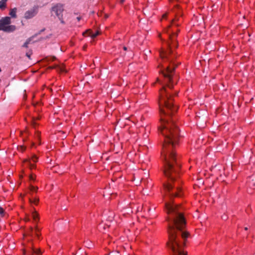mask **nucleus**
Masks as SVG:
<instances>
[{"mask_svg":"<svg viewBox=\"0 0 255 255\" xmlns=\"http://www.w3.org/2000/svg\"><path fill=\"white\" fill-rule=\"evenodd\" d=\"M28 44H27L26 43H24L22 46V47H25V48H28Z\"/></svg>","mask_w":255,"mask_h":255,"instance_id":"32","label":"nucleus"},{"mask_svg":"<svg viewBox=\"0 0 255 255\" xmlns=\"http://www.w3.org/2000/svg\"><path fill=\"white\" fill-rule=\"evenodd\" d=\"M99 32H96L95 33H92V34L89 35L92 38H95L97 35H98Z\"/></svg>","mask_w":255,"mask_h":255,"instance_id":"22","label":"nucleus"},{"mask_svg":"<svg viewBox=\"0 0 255 255\" xmlns=\"http://www.w3.org/2000/svg\"><path fill=\"white\" fill-rule=\"evenodd\" d=\"M33 252L36 255H39L41 254L40 251L39 250H34L33 249Z\"/></svg>","mask_w":255,"mask_h":255,"instance_id":"26","label":"nucleus"},{"mask_svg":"<svg viewBox=\"0 0 255 255\" xmlns=\"http://www.w3.org/2000/svg\"><path fill=\"white\" fill-rule=\"evenodd\" d=\"M40 232L39 229L38 228L37 226H35V235L38 237L39 236V232Z\"/></svg>","mask_w":255,"mask_h":255,"instance_id":"18","label":"nucleus"},{"mask_svg":"<svg viewBox=\"0 0 255 255\" xmlns=\"http://www.w3.org/2000/svg\"><path fill=\"white\" fill-rule=\"evenodd\" d=\"M17 8L14 7L13 8H11L10 9V11L9 14L10 15L12 18H16L17 17L16 15Z\"/></svg>","mask_w":255,"mask_h":255,"instance_id":"8","label":"nucleus"},{"mask_svg":"<svg viewBox=\"0 0 255 255\" xmlns=\"http://www.w3.org/2000/svg\"><path fill=\"white\" fill-rule=\"evenodd\" d=\"M24 162H27L28 163V165L30 169L34 168L36 166L35 164H32L31 163L30 160L26 159L24 161Z\"/></svg>","mask_w":255,"mask_h":255,"instance_id":"14","label":"nucleus"},{"mask_svg":"<svg viewBox=\"0 0 255 255\" xmlns=\"http://www.w3.org/2000/svg\"><path fill=\"white\" fill-rule=\"evenodd\" d=\"M52 10L59 17L62 23H64L62 13L64 11L63 5L58 3L52 8Z\"/></svg>","mask_w":255,"mask_h":255,"instance_id":"6","label":"nucleus"},{"mask_svg":"<svg viewBox=\"0 0 255 255\" xmlns=\"http://www.w3.org/2000/svg\"><path fill=\"white\" fill-rule=\"evenodd\" d=\"M24 220L25 222H28L30 221V219H29L28 214H25V218H24Z\"/></svg>","mask_w":255,"mask_h":255,"instance_id":"21","label":"nucleus"},{"mask_svg":"<svg viewBox=\"0 0 255 255\" xmlns=\"http://www.w3.org/2000/svg\"><path fill=\"white\" fill-rule=\"evenodd\" d=\"M87 33V31H85V33H83V35L85 34V33Z\"/></svg>","mask_w":255,"mask_h":255,"instance_id":"39","label":"nucleus"},{"mask_svg":"<svg viewBox=\"0 0 255 255\" xmlns=\"http://www.w3.org/2000/svg\"><path fill=\"white\" fill-rule=\"evenodd\" d=\"M123 49H124V50H125V51H126V50H127V47H126V46H124V47H123Z\"/></svg>","mask_w":255,"mask_h":255,"instance_id":"34","label":"nucleus"},{"mask_svg":"<svg viewBox=\"0 0 255 255\" xmlns=\"http://www.w3.org/2000/svg\"><path fill=\"white\" fill-rule=\"evenodd\" d=\"M32 218H33V220L34 221L37 222L38 221L39 215H38V214L37 213V212L35 210H34L32 212Z\"/></svg>","mask_w":255,"mask_h":255,"instance_id":"10","label":"nucleus"},{"mask_svg":"<svg viewBox=\"0 0 255 255\" xmlns=\"http://www.w3.org/2000/svg\"><path fill=\"white\" fill-rule=\"evenodd\" d=\"M0 215L2 217H5L7 216L6 213L5 212L4 209L1 207H0Z\"/></svg>","mask_w":255,"mask_h":255,"instance_id":"13","label":"nucleus"},{"mask_svg":"<svg viewBox=\"0 0 255 255\" xmlns=\"http://www.w3.org/2000/svg\"><path fill=\"white\" fill-rule=\"evenodd\" d=\"M33 228L32 227H30L29 229V231L27 233L28 236L32 237V233L33 232Z\"/></svg>","mask_w":255,"mask_h":255,"instance_id":"24","label":"nucleus"},{"mask_svg":"<svg viewBox=\"0 0 255 255\" xmlns=\"http://www.w3.org/2000/svg\"><path fill=\"white\" fill-rule=\"evenodd\" d=\"M87 33V31H85V33H83V35L85 34V33Z\"/></svg>","mask_w":255,"mask_h":255,"instance_id":"38","label":"nucleus"},{"mask_svg":"<svg viewBox=\"0 0 255 255\" xmlns=\"http://www.w3.org/2000/svg\"><path fill=\"white\" fill-rule=\"evenodd\" d=\"M1 68H0V72H1Z\"/></svg>","mask_w":255,"mask_h":255,"instance_id":"40","label":"nucleus"},{"mask_svg":"<svg viewBox=\"0 0 255 255\" xmlns=\"http://www.w3.org/2000/svg\"><path fill=\"white\" fill-rule=\"evenodd\" d=\"M173 95L168 93L165 87L159 91V107L160 113L165 117H162V127L159 130L164 137V143H178L182 142L183 137L179 135V130L175 124L173 115L178 107L173 103Z\"/></svg>","mask_w":255,"mask_h":255,"instance_id":"2","label":"nucleus"},{"mask_svg":"<svg viewBox=\"0 0 255 255\" xmlns=\"http://www.w3.org/2000/svg\"><path fill=\"white\" fill-rule=\"evenodd\" d=\"M35 136H36V138L37 139L38 141L40 142V133L39 132V131H37L35 132Z\"/></svg>","mask_w":255,"mask_h":255,"instance_id":"20","label":"nucleus"},{"mask_svg":"<svg viewBox=\"0 0 255 255\" xmlns=\"http://www.w3.org/2000/svg\"><path fill=\"white\" fill-rule=\"evenodd\" d=\"M165 206L169 215L167 219L169 237L167 246L172 250L174 255H187V253L182 250L177 236V234L180 233L183 240V244L185 246L187 239L190 236V233L184 230L186 225L184 217L180 208L176 205L168 203L165 204Z\"/></svg>","mask_w":255,"mask_h":255,"instance_id":"3","label":"nucleus"},{"mask_svg":"<svg viewBox=\"0 0 255 255\" xmlns=\"http://www.w3.org/2000/svg\"><path fill=\"white\" fill-rule=\"evenodd\" d=\"M167 16V13H165V14H164L162 15V19H165V18H166Z\"/></svg>","mask_w":255,"mask_h":255,"instance_id":"31","label":"nucleus"},{"mask_svg":"<svg viewBox=\"0 0 255 255\" xmlns=\"http://www.w3.org/2000/svg\"><path fill=\"white\" fill-rule=\"evenodd\" d=\"M222 219H223V220H226V219H227V218H226V216H222Z\"/></svg>","mask_w":255,"mask_h":255,"instance_id":"33","label":"nucleus"},{"mask_svg":"<svg viewBox=\"0 0 255 255\" xmlns=\"http://www.w3.org/2000/svg\"><path fill=\"white\" fill-rule=\"evenodd\" d=\"M122 148V144H114L113 150L116 153H118Z\"/></svg>","mask_w":255,"mask_h":255,"instance_id":"12","label":"nucleus"},{"mask_svg":"<svg viewBox=\"0 0 255 255\" xmlns=\"http://www.w3.org/2000/svg\"><path fill=\"white\" fill-rule=\"evenodd\" d=\"M38 7L35 6L31 9L26 11L24 13V18L28 19L33 17L38 13Z\"/></svg>","mask_w":255,"mask_h":255,"instance_id":"7","label":"nucleus"},{"mask_svg":"<svg viewBox=\"0 0 255 255\" xmlns=\"http://www.w3.org/2000/svg\"><path fill=\"white\" fill-rule=\"evenodd\" d=\"M248 228H247V227H245V230H248Z\"/></svg>","mask_w":255,"mask_h":255,"instance_id":"36","label":"nucleus"},{"mask_svg":"<svg viewBox=\"0 0 255 255\" xmlns=\"http://www.w3.org/2000/svg\"><path fill=\"white\" fill-rule=\"evenodd\" d=\"M170 4H173V11L175 13V17L172 20L170 24L164 30V32L168 34V48L166 51L160 52V56L163 63L159 66L163 68L161 71V74L164 77V82L167 86L171 89L173 87L174 82L177 80V77L174 75V70L178 64L175 63L174 59L176 58L177 53L175 52V49L178 46L177 37L180 29L177 26L179 25L177 22L180 20L182 15V10L178 4L179 0H169Z\"/></svg>","mask_w":255,"mask_h":255,"instance_id":"1","label":"nucleus"},{"mask_svg":"<svg viewBox=\"0 0 255 255\" xmlns=\"http://www.w3.org/2000/svg\"><path fill=\"white\" fill-rule=\"evenodd\" d=\"M32 37H29V38H28L26 41H25V43H26L27 44H29L30 43V42H31V41L32 40Z\"/></svg>","mask_w":255,"mask_h":255,"instance_id":"28","label":"nucleus"},{"mask_svg":"<svg viewBox=\"0 0 255 255\" xmlns=\"http://www.w3.org/2000/svg\"><path fill=\"white\" fill-rule=\"evenodd\" d=\"M54 68H58V69L60 70V72H64L65 69L63 66H59V65H56ZM51 68H54V67H52Z\"/></svg>","mask_w":255,"mask_h":255,"instance_id":"15","label":"nucleus"},{"mask_svg":"<svg viewBox=\"0 0 255 255\" xmlns=\"http://www.w3.org/2000/svg\"><path fill=\"white\" fill-rule=\"evenodd\" d=\"M87 33V31H85V33H83V35L85 34V33Z\"/></svg>","mask_w":255,"mask_h":255,"instance_id":"37","label":"nucleus"},{"mask_svg":"<svg viewBox=\"0 0 255 255\" xmlns=\"http://www.w3.org/2000/svg\"><path fill=\"white\" fill-rule=\"evenodd\" d=\"M11 23L10 17L6 16L0 20V30L6 32H11L16 29V26L14 25H9Z\"/></svg>","mask_w":255,"mask_h":255,"instance_id":"5","label":"nucleus"},{"mask_svg":"<svg viewBox=\"0 0 255 255\" xmlns=\"http://www.w3.org/2000/svg\"><path fill=\"white\" fill-rule=\"evenodd\" d=\"M55 59V57H53V58H52V61H54Z\"/></svg>","mask_w":255,"mask_h":255,"instance_id":"35","label":"nucleus"},{"mask_svg":"<svg viewBox=\"0 0 255 255\" xmlns=\"http://www.w3.org/2000/svg\"><path fill=\"white\" fill-rule=\"evenodd\" d=\"M29 202L31 204H34L35 205H38L39 202V198L37 197H34L33 198L29 197Z\"/></svg>","mask_w":255,"mask_h":255,"instance_id":"9","label":"nucleus"},{"mask_svg":"<svg viewBox=\"0 0 255 255\" xmlns=\"http://www.w3.org/2000/svg\"><path fill=\"white\" fill-rule=\"evenodd\" d=\"M17 148L18 150L23 151L25 150V146L23 144L19 145L17 146Z\"/></svg>","mask_w":255,"mask_h":255,"instance_id":"16","label":"nucleus"},{"mask_svg":"<svg viewBox=\"0 0 255 255\" xmlns=\"http://www.w3.org/2000/svg\"><path fill=\"white\" fill-rule=\"evenodd\" d=\"M190 110H190L189 107L188 108V109L185 110V113H186V114L187 115V116H190V113H191Z\"/></svg>","mask_w":255,"mask_h":255,"instance_id":"23","label":"nucleus"},{"mask_svg":"<svg viewBox=\"0 0 255 255\" xmlns=\"http://www.w3.org/2000/svg\"><path fill=\"white\" fill-rule=\"evenodd\" d=\"M32 54V50H29L26 53V56L29 58H30V56Z\"/></svg>","mask_w":255,"mask_h":255,"instance_id":"19","label":"nucleus"},{"mask_svg":"<svg viewBox=\"0 0 255 255\" xmlns=\"http://www.w3.org/2000/svg\"><path fill=\"white\" fill-rule=\"evenodd\" d=\"M29 179H30V180H34L35 179V176L31 174L29 176Z\"/></svg>","mask_w":255,"mask_h":255,"instance_id":"29","label":"nucleus"},{"mask_svg":"<svg viewBox=\"0 0 255 255\" xmlns=\"http://www.w3.org/2000/svg\"><path fill=\"white\" fill-rule=\"evenodd\" d=\"M40 117L39 116H38L37 117H33L32 118L31 125H32V126L34 128H35L36 127L37 125V124L36 123V121H37V120H40Z\"/></svg>","mask_w":255,"mask_h":255,"instance_id":"11","label":"nucleus"},{"mask_svg":"<svg viewBox=\"0 0 255 255\" xmlns=\"http://www.w3.org/2000/svg\"><path fill=\"white\" fill-rule=\"evenodd\" d=\"M162 155L164 160L163 172L168 178L167 183L164 185V188L170 193V196H180L181 188L178 179L180 164L174 144H163Z\"/></svg>","mask_w":255,"mask_h":255,"instance_id":"4","label":"nucleus"},{"mask_svg":"<svg viewBox=\"0 0 255 255\" xmlns=\"http://www.w3.org/2000/svg\"><path fill=\"white\" fill-rule=\"evenodd\" d=\"M5 7V4L4 2H1L0 1V8L1 9H3Z\"/></svg>","mask_w":255,"mask_h":255,"instance_id":"25","label":"nucleus"},{"mask_svg":"<svg viewBox=\"0 0 255 255\" xmlns=\"http://www.w3.org/2000/svg\"><path fill=\"white\" fill-rule=\"evenodd\" d=\"M29 189L32 192H37L38 187H34L32 185H30Z\"/></svg>","mask_w":255,"mask_h":255,"instance_id":"17","label":"nucleus"},{"mask_svg":"<svg viewBox=\"0 0 255 255\" xmlns=\"http://www.w3.org/2000/svg\"><path fill=\"white\" fill-rule=\"evenodd\" d=\"M143 137L145 139H147V138L148 137V135L146 133H145L143 135Z\"/></svg>","mask_w":255,"mask_h":255,"instance_id":"30","label":"nucleus"},{"mask_svg":"<svg viewBox=\"0 0 255 255\" xmlns=\"http://www.w3.org/2000/svg\"><path fill=\"white\" fill-rule=\"evenodd\" d=\"M31 160L34 162H36L37 161V157L35 156H34L32 157Z\"/></svg>","mask_w":255,"mask_h":255,"instance_id":"27","label":"nucleus"}]
</instances>
